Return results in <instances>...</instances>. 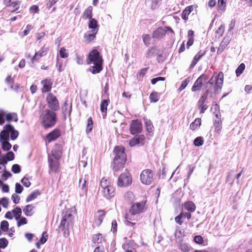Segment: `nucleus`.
Returning <instances> with one entry per match:
<instances>
[{
	"label": "nucleus",
	"instance_id": "nucleus-10",
	"mask_svg": "<svg viewBox=\"0 0 252 252\" xmlns=\"http://www.w3.org/2000/svg\"><path fill=\"white\" fill-rule=\"evenodd\" d=\"M132 178L131 174L125 172L120 174L118 179L117 185L120 187H126L132 184Z\"/></svg>",
	"mask_w": 252,
	"mask_h": 252
},
{
	"label": "nucleus",
	"instance_id": "nucleus-17",
	"mask_svg": "<svg viewBox=\"0 0 252 252\" xmlns=\"http://www.w3.org/2000/svg\"><path fill=\"white\" fill-rule=\"evenodd\" d=\"M105 215L106 212L104 210H99L94 214V223L97 226L101 225Z\"/></svg>",
	"mask_w": 252,
	"mask_h": 252
},
{
	"label": "nucleus",
	"instance_id": "nucleus-40",
	"mask_svg": "<svg viewBox=\"0 0 252 252\" xmlns=\"http://www.w3.org/2000/svg\"><path fill=\"white\" fill-rule=\"evenodd\" d=\"M93 128V121L92 117H89L87 120V125L86 129V133L90 132Z\"/></svg>",
	"mask_w": 252,
	"mask_h": 252
},
{
	"label": "nucleus",
	"instance_id": "nucleus-18",
	"mask_svg": "<svg viewBox=\"0 0 252 252\" xmlns=\"http://www.w3.org/2000/svg\"><path fill=\"white\" fill-rule=\"evenodd\" d=\"M41 84L43 86L41 92L43 93H49L51 91L53 81L51 79L46 78L41 81Z\"/></svg>",
	"mask_w": 252,
	"mask_h": 252
},
{
	"label": "nucleus",
	"instance_id": "nucleus-56",
	"mask_svg": "<svg viewBox=\"0 0 252 252\" xmlns=\"http://www.w3.org/2000/svg\"><path fill=\"white\" fill-rule=\"evenodd\" d=\"M225 27L224 25H221L216 30V33L218 34L219 36H221L224 32Z\"/></svg>",
	"mask_w": 252,
	"mask_h": 252
},
{
	"label": "nucleus",
	"instance_id": "nucleus-13",
	"mask_svg": "<svg viewBox=\"0 0 252 252\" xmlns=\"http://www.w3.org/2000/svg\"><path fill=\"white\" fill-rule=\"evenodd\" d=\"M129 130L133 134L140 133L142 130V125L138 120H132L130 125Z\"/></svg>",
	"mask_w": 252,
	"mask_h": 252
},
{
	"label": "nucleus",
	"instance_id": "nucleus-34",
	"mask_svg": "<svg viewBox=\"0 0 252 252\" xmlns=\"http://www.w3.org/2000/svg\"><path fill=\"white\" fill-rule=\"evenodd\" d=\"M160 97V94L156 92H153L150 95V100L151 102H156L159 99Z\"/></svg>",
	"mask_w": 252,
	"mask_h": 252
},
{
	"label": "nucleus",
	"instance_id": "nucleus-60",
	"mask_svg": "<svg viewBox=\"0 0 252 252\" xmlns=\"http://www.w3.org/2000/svg\"><path fill=\"white\" fill-rule=\"evenodd\" d=\"M194 241L198 244L203 243V239L201 235H196L194 237Z\"/></svg>",
	"mask_w": 252,
	"mask_h": 252
},
{
	"label": "nucleus",
	"instance_id": "nucleus-31",
	"mask_svg": "<svg viewBox=\"0 0 252 252\" xmlns=\"http://www.w3.org/2000/svg\"><path fill=\"white\" fill-rule=\"evenodd\" d=\"M34 206L32 204H29L26 205L23 209V212L27 216H31L32 215L33 212V210Z\"/></svg>",
	"mask_w": 252,
	"mask_h": 252
},
{
	"label": "nucleus",
	"instance_id": "nucleus-23",
	"mask_svg": "<svg viewBox=\"0 0 252 252\" xmlns=\"http://www.w3.org/2000/svg\"><path fill=\"white\" fill-rule=\"evenodd\" d=\"M197 6L191 5H189L185 8V9L183 10L182 13V18L185 21H187L189 18V14L193 11V9L196 8Z\"/></svg>",
	"mask_w": 252,
	"mask_h": 252
},
{
	"label": "nucleus",
	"instance_id": "nucleus-9",
	"mask_svg": "<svg viewBox=\"0 0 252 252\" xmlns=\"http://www.w3.org/2000/svg\"><path fill=\"white\" fill-rule=\"evenodd\" d=\"M141 182L145 185H150L154 180V172L150 169L143 170L140 174Z\"/></svg>",
	"mask_w": 252,
	"mask_h": 252
},
{
	"label": "nucleus",
	"instance_id": "nucleus-44",
	"mask_svg": "<svg viewBox=\"0 0 252 252\" xmlns=\"http://www.w3.org/2000/svg\"><path fill=\"white\" fill-rule=\"evenodd\" d=\"M86 182H87V181L85 179H83V178H81L79 180V186L82 190H84L85 192H86L88 190L87 187H86Z\"/></svg>",
	"mask_w": 252,
	"mask_h": 252
},
{
	"label": "nucleus",
	"instance_id": "nucleus-22",
	"mask_svg": "<svg viewBox=\"0 0 252 252\" xmlns=\"http://www.w3.org/2000/svg\"><path fill=\"white\" fill-rule=\"evenodd\" d=\"M230 39L229 37H224L221 41L217 50V54H220L225 50L230 43Z\"/></svg>",
	"mask_w": 252,
	"mask_h": 252
},
{
	"label": "nucleus",
	"instance_id": "nucleus-26",
	"mask_svg": "<svg viewBox=\"0 0 252 252\" xmlns=\"http://www.w3.org/2000/svg\"><path fill=\"white\" fill-rule=\"evenodd\" d=\"M97 32H98L96 30H93L85 33L84 36L85 41L87 43H90L93 41L95 38Z\"/></svg>",
	"mask_w": 252,
	"mask_h": 252
},
{
	"label": "nucleus",
	"instance_id": "nucleus-39",
	"mask_svg": "<svg viewBox=\"0 0 252 252\" xmlns=\"http://www.w3.org/2000/svg\"><path fill=\"white\" fill-rule=\"evenodd\" d=\"M12 212L16 220H18L20 219L22 214V210L20 207H16Z\"/></svg>",
	"mask_w": 252,
	"mask_h": 252
},
{
	"label": "nucleus",
	"instance_id": "nucleus-47",
	"mask_svg": "<svg viewBox=\"0 0 252 252\" xmlns=\"http://www.w3.org/2000/svg\"><path fill=\"white\" fill-rule=\"evenodd\" d=\"M245 69V64L244 63H241L236 69V74L237 76H240Z\"/></svg>",
	"mask_w": 252,
	"mask_h": 252
},
{
	"label": "nucleus",
	"instance_id": "nucleus-49",
	"mask_svg": "<svg viewBox=\"0 0 252 252\" xmlns=\"http://www.w3.org/2000/svg\"><path fill=\"white\" fill-rule=\"evenodd\" d=\"M204 140L202 137H196L193 142V144L195 146L199 147L203 144Z\"/></svg>",
	"mask_w": 252,
	"mask_h": 252
},
{
	"label": "nucleus",
	"instance_id": "nucleus-33",
	"mask_svg": "<svg viewBox=\"0 0 252 252\" xmlns=\"http://www.w3.org/2000/svg\"><path fill=\"white\" fill-rule=\"evenodd\" d=\"M110 103L109 99L103 100L100 104V111L102 113L106 114L107 111V106Z\"/></svg>",
	"mask_w": 252,
	"mask_h": 252
},
{
	"label": "nucleus",
	"instance_id": "nucleus-43",
	"mask_svg": "<svg viewBox=\"0 0 252 252\" xmlns=\"http://www.w3.org/2000/svg\"><path fill=\"white\" fill-rule=\"evenodd\" d=\"M145 126L147 130L150 133H153L154 131V127L152 122L150 120H147L145 122Z\"/></svg>",
	"mask_w": 252,
	"mask_h": 252
},
{
	"label": "nucleus",
	"instance_id": "nucleus-42",
	"mask_svg": "<svg viewBox=\"0 0 252 252\" xmlns=\"http://www.w3.org/2000/svg\"><path fill=\"white\" fill-rule=\"evenodd\" d=\"M144 44L148 46L151 44V38L149 34H143L142 36Z\"/></svg>",
	"mask_w": 252,
	"mask_h": 252
},
{
	"label": "nucleus",
	"instance_id": "nucleus-46",
	"mask_svg": "<svg viewBox=\"0 0 252 252\" xmlns=\"http://www.w3.org/2000/svg\"><path fill=\"white\" fill-rule=\"evenodd\" d=\"M102 239H103V236H102V234L97 233L96 234H95L93 236V241L94 243H97L98 244H99V243H101Z\"/></svg>",
	"mask_w": 252,
	"mask_h": 252
},
{
	"label": "nucleus",
	"instance_id": "nucleus-30",
	"mask_svg": "<svg viewBox=\"0 0 252 252\" xmlns=\"http://www.w3.org/2000/svg\"><path fill=\"white\" fill-rule=\"evenodd\" d=\"M88 27L89 29H92L91 30H95L98 32L99 29V25L97 20L94 18L90 19V21L88 23Z\"/></svg>",
	"mask_w": 252,
	"mask_h": 252
},
{
	"label": "nucleus",
	"instance_id": "nucleus-41",
	"mask_svg": "<svg viewBox=\"0 0 252 252\" xmlns=\"http://www.w3.org/2000/svg\"><path fill=\"white\" fill-rule=\"evenodd\" d=\"M179 249L183 252H189L190 250V247L187 243H181Z\"/></svg>",
	"mask_w": 252,
	"mask_h": 252
},
{
	"label": "nucleus",
	"instance_id": "nucleus-64",
	"mask_svg": "<svg viewBox=\"0 0 252 252\" xmlns=\"http://www.w3.org/2000/svg\"><path fill=\"white\" fill-rule=\"evenodd\" d=\"M21 182L25 187H27V188L29 187L31 185V183L29 181L28 178H27L26 177H24L21 180Z\"/></svg>",
	"mask_w": 252,
	"mask_h": 252
},
{
	"label": "nucleus",
	"instance_id": "nucleus-11",
	"mask_svg": "<svg viewBox=\"0 0 252 252\" xmlns=\"http://www.w3.org/2000/svg\"><path fill=\"white\" fill-rule=\"evenodd\" d=\"M5 120L7 122L13 121L17 122L18 120L17 114L16 113H6L2 110H0V125H2Z\"/></svg>",
	"mask_w": 252,
	"mask_h": 252
},
{
	"label": "nucleus",
	"instance_id": "nucleus-6",
	"mask_svg": "<svg viewBox=\"0 0 252 252\" xmlns=\"http://www.w3.org/2000/svg\"><path fill=\"white\" fill-rule=\"evenodd\" d=\"M148 208V200L146 196L145 195L141 200L133 203L130 206L129 213L131 215L135 216L145 212Z\"/></svg>",
	"mask_w": 252,
	"mask_h": 252
},
{
	"label": "nucleus",
	"instance_id": "nucleus-45",
	"mask_svg": "<svg viewBox=\"0 0 252 252\" xmlns=\"http://www.w3.org/2000/svg\"><path fill=\"white\" fill-rule=\"evenodd\" d=\"M218 6L219 11H224L226 7V0H218Z\"/></svg>",
	"mask_w": 252,
	"mask_h": 252
},
{
	"label": "nucleus",
	"instance_id": "nucleus-53",
	"mask_svg": "<svg viewBox=\"0 0 252 252\" xmlns=\"http://www.w3.org/2000/svg\"><path fill=\"white\" fill-rule=\"evenodd\" d=\"M11 148V145L7 141H4L2 142V148L4 151L9 150Z\"/></svg>",
	"mask_w": 252,
	"mask_h": 252
},
{
	"label": "nucleus",
	"instance_id": "nucleus-63",
	"mask_svg": "<svg viewBox=\"0 0 252 252\" xmlns=\"http://www.w3.org/2000/svg\"><path fill=\"white\" fill-rule=\"evenodd\" d=\"M47 237H48V235H47V232L46 231H44L42 233V236L39 240V242L40 243V244H44L47 240Z\"/></svg>",
	"mask_w": 252,
	"mask_h": 252
},
{
	"label": "nucleus",
	"instance_id": "nucleus-32",
	"mask_svg": "<svg viewBox=\"0 0 252 252\" xmlns=\"http://www.w3.org/2000/svg\"><path fill=\"white\" fill-rule=\"evenodd\" d=\"M184 207L189 212H193L196 209L195 204L190 201L185 202Z\"/></svg>",
	"mask_w": 252,
	"mask_h": 252
},
{
	"label": "nucleus",
	"instance_id": "nucleus-21",
	"mask_svg": "<svg viewBox=\"0 0 252 252\" xmlns=\"http://www.w3.org/2000/svg\"><path fill=\"white\" fill-rule=\"evenodd\" d=\"M12 129V126L8 124L4 126V129L0 133V137L1 139L6 141L9 138V133L11 130Z\"/></svg>",
	"mask_w": 252,
	"mask_h": 252
},
{
	"label": "nucleus",
	"instance_id": "nucleus-15",
	"mask_svg": "<svg viewBox=\"0 0 252 252\" xmlns=\"http://www.w3.org/2000/svg\"><path fill=\"white\" fill-rule=\"evenodd\" d=\"M48 162L50 170L54 173L59 172L60 171V162L59 159H53L51 157H48Z\"/></svg>",
	"mask_w": 252,
	"mask_h": 252
},
{
	"label": "nucleus",
	"instance_id": "nucleus-7",
	"mask_svg": "<svg viewBox=\"0 0 252 252\" xmlns=\"http://www.w3.org/2000/svg\"><path fill=\"white\" fill-rule=\"evenodd\" d=\"M224 79V75L222 72H220L218 74L215 76V83L213 87H206V90L203 94H205L206 96L212 94V92L217 93L220 91L223 86Z\"/></svg>",
	"mask_w": 252,
	"mask_h": 252
},
{
	"label": "nucleus",
	"instance_id": "nucleus-27",
	"mask_svg": "<svg viewBox=\"0 0 252 252\" xmlns=\"http://www.w3.org/2000/svg\"><path fill=\"white\" fill-rule=\"evenodd\" d=\"M72 111V105L68 103L67 101H65L62 106V112L65 118L67 115L70 116Z\"/></svg>",
	"mask_w": 252,
	"mask_h": 252
},
{
	"label": "nucleus",
	"instance_id": "nucleus-57",
	"mask_svg": "<svg viewBox=\"0 0 252 252\" xmlns=\"http://www.w3.org/2000/svg\"><path fill=\"white\" fill-rule=\"evenodd\" d=\"M184 218V213L181 212L178 216L175 217V221L176 223H177L179 225H182L183 224V221L182 219Z\"/></svg>",
	"mask_w": 252,
	"mask_h": 252
},
{
	"label": "nucleus",
	"instance_id": "nucleus-8",
	"mask_svg": "<svg viewBox=\"0 0 252 252\" xmlns=\"http://www.w3.org/2000/svg\"><path fill=\"white\" fill-rule=\"evenodd\" d=\"M46 102L49 108L47 110L56 112L60 109L59 101L53 94L49 93L47 94Z\"/></svg>",
	"mask_w": 252,
	"mask_h": 252
},
{
	"label": "nucleus",
	"instance_id": "nucleus-2",
	"mask_svg": "<svg viewBox=\"0 0 252 252\" xmlns=\"http://www.w3.org/2000/svg\"><path fill=\"white\" fill-rule=\"evenodd\" d=\"M113 152L115 157L113 163V169L115 171H118L124 167L126 161L125 148L122 146H115Z\"/></svg>",
	"mask_w": 252,
	"mask_h": 252
},
{
	"label": "nucleus",
	"instance_id": "nucleus-5",
	"mask_svg": "<svg viewBox=\"0 0 252 252\" xmlns=\"http://www.w3.org/2000/svg\"><path fill=\"white\" fill-rule=\"evenodd\" d=\"M100 186L102 189V196L106 199L110 200L115 195V189L107 178H102L100 182Z\"/></svg>",
	"mask_w": 252,
	"mask_h": 252
},
{
	"label": "nucleus",
	"instance_id": "nucleus-51",
	"mask_svg": "<svg viewBox=\"0 0 252 252\" xmlns=\"http://www.w3.org/2000/svg\"><path fill=\"white\" fill-rule=\"evenodd\" d=\"M10 138L12 140H15L19 135V132L17 130H16L14 127L12 126V129L10 130Z\"/></svg>",
	"mask_w": 252,
	"mask_h": 252
},
{
	"label": "nucleus",
	"instance_id": "nucleus-20",
	"mask_svg": "<svg viewBox=\"0 0 252 252\" xmlns=\"http://www.w3.org/2000/svg\"><path fill=\"white\" fill-rule=\"evenodd\" d=\"M145 139V137L144 135H136L129 141V145L130 147H133L139 144L143 145Z\"/></svg>",
	"mask_w": 252,
	"mask_h": 252
},
{
	"label": "nucleus",
	"instance_id": "nucleus-36",
	"mask_svg": "<svg viewBox=\"0 0 252 252\" xmlns=\"http://www.w3.org/2000/svg\"><path fill=\"white\" fill-rule=\"evenodd\" d=\"M201 124L200 118L196 119L194 122L190 125V128L192 130H195L197 127H199Z\"/></svg>",
	"mask_w": 252,
	"mask_h": 252
},
{
	"label": "nucleus",
	"instance_id": "nucleus-19",
	"mask_svg": "<svg viewBox=\"0 0 252 252\" xmlns=\"http://www.w3.org/2000/svg\"><path fill=\"white\" fill-rule=\"evenodd\" d=\"M63 154V147L61 145L56 144L51 151L53 157L57 159H60Z\"/></svg>",
	"mask_w": 252,
	"mask_h": 252
},
{
	"label": "nucleus",
	"instance_id": "nucleus-54",
	"mask_svg": "<svg viewBox=\"0 0 252 252\" xmlns=\"http://www.w3.org/2000/svg\"><path fill=\"white\" fill-rule=\"evenodd\" d=\"M197 106L200 109V113L202 114L208 109V106L204 103H201L197 102Z\"/></svg>",
	"mask_w": 252,
	"mask_h": 252
},
{
	"label": "nucleus",
	"instance_id": "nucleus-25",
	"mask_svg": "<svg viewBox=\"0 0 252 252\" xmlns=\"http://www.w3.org/2000/svg\"><path fill=\"white\" fill-rule=\"evenodd\" d=\"M46 54V51L44 48H42L38 52H36L34 56L31 59V62L34 63L35 62H38L39 59L43 56H45Z\"/></svg>",
	"mask_w": 252,
	"mask_h": 252
},
{
	"label": "nucleus",
	"instance_id": "nucleus-14",
	"mask_svg": "<svg viewBox=\"0 0 252 252\" xmlns=\"http://www.w3.org/2000/svg\"><path fill=\"white\" fill-rule=\"evenodd\" d=\"M166 29L162 27H159L153 32L152 38L155 40H160L166 35Z\"/></svg>",
	"mask_w": 252,
	"mask_h": 252
},
{
	"label": "nucleus",
	"instance_id": "nucleus-55",
	"mask_svg": "<svg viewBox=\"0 0 252 252\" xmlns=\"http://www.w3.org/2000/svg\"><path fill=\"white\" fill-rule=\"evenodd\" d=\"M190 82V79L189 78H186L182 83V84L181 85L180 88H179V91H182V90H183L184 89H185V88L187 86V85L189 84Z\"/></svg>",
	"mask_w": 252,
	"mask_h": 252
},
{
	"label": "nucleus",
	"instance_id": "nucleus-59",
	"mask_svg": "<svg viewBox=\"0 0 252 252\" xmlns=\"http://www.w3.org/2000/svg\"><path fill=\"white\" fill-rule=\"evenodd\" d=\"M11 170L14 173H19L21 171V167L19 165L15 164L12 165Z\"/></svg>",
	"mask_w": 252,
	"mask_h": 252
},
{
	"label": "nucleus",
	"instance_id": "nucleus-52",
	"mask_svg": "<svg viewBox=\"0 0 252 252\" xmlns=\"http://www.w3.org/2000/svg\"><path fill=\"white\" fill-rule=\"evenodd\" d=\"M0 228L4 232L7 231L9 228V223L6 220H3L0 223Z\"/></svg>",
	"mask_w": 252,
	"mask_h": 252
},
{
	"label": "nucleus",
	"instance_id": "nucleus-58",
	"mask_svg": "<svg viewBox=\"0 0 252 252\" xmlns=\"http://www.w3.org/2000/svg\"><path fill=\"white\" fill-rule=\"evenodd\" d=\"M8 242L5 238L0 239V248L1 249H4L8 245Z\"/></svg>",
	"mask_w": 252,
	"mask_h": 252
},
{
	"label": "nucleus",
	"instance_id": "nucleus-24",
	"mask_svg": "<svg viewBox=\"0 0 252 252\" xmlns=\"http://www.w3.org/2000/svg\"><path fill=\"white\" fill-rule=\"evenodd\" d=\"M206 51L200 50L194 57L191 64L190 65V68H193L200 59L206 54Z\"/></svg>",
	"mask_w": 252,
	"mask_h": 252
},
{
	"label": "nucleus",
	"instance_id": "nucleus-38",
	"mask_svg": "<svg viewBox=\"0 0 252 252\" xmlns=\"http://www.w3.org/2000/svg\"><path fill=\"white\" fill-rule=\"evenodd\" d=\"M40 194V192L38 190H35L32 192L31 194L27 197L26 198V202H29L32 200L35 199Z\"/></svg>",
	"mask_w": 252,
	"mask_h": 252
},
{
	"label": "nucleus",
	"instance_id": "nucleus-28",
	"mask_svg": "<svg viewBox=\"0 0 252 252\" xmlns=\"http://www.w3.org/2000/svg\"><path fill=\"white\" fill-rule=\"evenodd\" d=\"M194 31L191 30H189L188 33V40L187 44V47L188 49H189L191 46L193 45L194 42Z\"/></svg>",
	"mask_w": 252,
	"mask_h": 252
},
{
	"label": "nucleus",
	"instance_id": "nucleus-62",
	"mask_svg": "<svg viewBox=\"0 0 252 252\" xmlns=\"http://www.w3.org/2000/svg\"><path fill=\"white\" fill-rule=\"evenodd\" d=\"M30 12L32 14L38 13L39 11L38 6L36 5H33L30 7Z\"/></svg>",
	"mask_w": 252,
	"mask_h": 252
},
{
	"label": "nucleus",
	"instance_id": "nucleus-4",
	"mask_svg": "<svg viewBox=\"0 0 252 252\" xmlns=\"http://www.w3.org/2000/svg\"><path fill=\"white\" fill-rule=\"evenodd\" d=\"M74 224L73 216L69 212L66 211L63 215L59 229L63 232L64 236L67 237L69 235V229Z\"/></svg>",
	"mask_w": 252,
	"mask_h": 252
},
{
	"label": "nucleus",
	"instance_id": "nucleus-50",
	"mask_svg": "<svg viewBox=\"0 0 252 252\" xmlns=\"http://www.w3.org/2000/svg\"><path fill=\"white\" fill-rule=\"evenodd\" d=\"M59 54L62 58H66L68 56V53L64 47L61 48L59 51Z\"/></svg>",
	"mask_w": 252,
	"mask_h": 252
},
{
	"label": "nucleus",
	"instance_id": "nucleus-16",
	"mask_svg": "<svg viewBox=\"0 0 252 252\" xmlns=\"http://www.w3.org/2000/svg\"><path fill=\"white\" fill-rule=\"evenodd\" d=\"M61 136V131L58 128H55L46 135V140L48 143L55 141Z\"/></svg>",
	"mask_w": 252,
	"mask_h": 252
},
{
	"label": "nucleus",
	"instance_id": "nucleus-1",
	"mask_svg": "<svg viewBox=\"0 0 252 252\" xmlns=\"http://www.w3.org/2000/svg\"><path fill=\"white\" fill-rule=\"evenodd\" d=\"M87 62L88 64H94L89 68V71L94 74L99 73L103 69V60L96 49H93L90 52Z\"/></svg>",
	"mask_w": 252,
	"mask_h": 252
},
{
	"label": "nucleus",
	"instance_id": "nucleus-48",
	"mask_svg": "<svg viewBox=\"0 0 252 252\" xmlns=\"http://www.w3.org/2000/svg\"><path fill=\"white\" fill-rule=\"evenodd\" d=\"M125 219H126L125 224L127 226L134 227V225L136 224V223L131 222L130 221L131 220V219L130 218V217H129V216L128 215L126 214L125 216Z\"/></svg>",
	"mask_w": 252,
	"mask_h": 252
},
{
	"label": "nucleus",
	"instance_id": "nucleus-37",
	"mask_svg": "<svg viewBox=\"0 0 252 252\" xmlns=\"http://www.w3.org/2000/svg\"><path fill=\"white\" fill-rule=\"evenodd\" d=\"M215 126V130L218 133H220L221 132L222 128V122L221 120H215L214 122Z\"/></svg>",
	"mask_w": 252,
	"mask_h": 252
},
{
	"label": "nucleus",
	"instance_id": "nucleus-35",
	"mask_svg": "<svg viewBox=\"0 0 252 252\" xmlns=\"http://www.w3.org/2000/svg\"><path fill=\"white\" fill-rule=\"evenodd\" d=\"M20 1L16 0L15 1H13L12 4H11V6L13 8V10L10 11V13L16 12V13H20V11H18L20 6Z\"/></svg>",
	"mask_w": 252,
	"mask_h": 252
},
{
	"label": "nucleus",
	"instance_id": "nucleus-29",
	"mask_svg": "<svg viewBox=\"0 0 252 252\" xmlns=\"http://www.w3.org/2000/svg\"><path fill=\"white\" fill-rule=\"evenodd\" d=\"M93 7L90 6L87 7L83 13L82 17L84 19H91L93 17Z\"/></svg>",
	"mask_w": 252,
	"mask_h": 252
},
{
	"label": "nucleus",
	"instance_id": "nucleus-3",
	"mask_svg": "<svg viewBox=\"0 0 252 252\" xmlns=\"http://www.w3.org/2000/svg\"><path fill=\"white\" fill-rule=\"evenodd\" d=\"M40 123L44 128L53 127L57 123L58 118L56 112L45 110L40 115Z\"/></svg>",
	"mask_w": 252,
	"mask_h": 252
},
{
	"label": "nucleus",
	"instance_id": "nucleus-12",
	"mask_svg": "<svg viewBox=\"0 0 252 252\" xmlns=\"http://www.w3.org/2000/svg\"><path fill=\"white\" fill-rule=\"evenodd\" d=\"M208 76L204 74H201L195 81L191 90L193 92L199 91L203 86V83L208 80Z\"/></svg>",
	"mask_w": 252,
	"mask_h": 252
},
{
	"label": "nucleus",
	"instance_id": "nucleus-61",
	"mask_svg": "<svg viewBox=\"0 0 252 252\" xmlns=\"http://www.w3.org/2000/svg\"><path fill=\"white\" fill-rule=\"evenodd\" d=\"M23 190V188L20 183H17L15 184V192L17 193H21Z\"/></svg>",
	"mask_w": 252,
	"mask_h": 252
}]
</instances>
